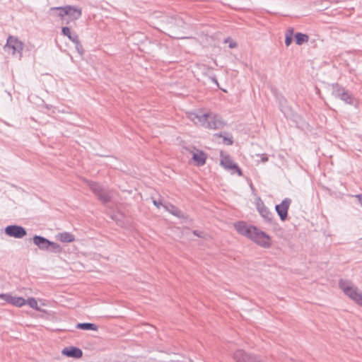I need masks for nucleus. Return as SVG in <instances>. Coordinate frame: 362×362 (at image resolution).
Returning <instances> with one entry per match:
<instances>
[{
  "label": "nucleus",
  "mask_w": 362,
  "mask_h": 362,
  "mask_svg": "<svg viewBox=\"0 0 362 362\" xmlns=\"http://www.w3.org/2000/svg\"><path fill=\"white\" fill-rule=\"evenodd\" d=\"M195 151H192V159L196 163L197 166H202L206 163L207 156L202 150L194 149Z\"/></svg>",
  "instance_id": "14"
},
{
  "label": "nucleus",
  "mask_w": 362,
  "mask_h": 362,
  "mask_svg": "<svg viewBox=\"0 0 362 362\" xmlns=\"http://www.w3.org/2000/svg\"><path fill=\"white\" fill-rule=\"evenodd\" d=\"M211 81H212L214 83H215L217 86H218V81H217V79H216V77H212V78H211Z\"/></svg>",
  "instance_id": "34"
},
{
  "label": "nucleus",
  "mask_w": 362,
  "mask_h": 362,
  "mask_svg": "<svg viewBox=\"0 0 362 362\" xmlns=\"http://www.w3.org/2000/svg\"><path fill=\"white\" fill-rule=\"evenodd\" d=\"M66 10V6H59V7H52L50 8V12L57 11V16L61 18H63L66 14H64V11Z\"/></svg>",
  "instance_id": "23"
},
{
  "label": "nucleus",
  "mask_w": 362,
  "mask_h": 362,
  "mask_svg": "<svg viewBox=\"0 0 362 362\" xmlns=\"http://www.w3.org/2000/svg\"><path fill=\"white\" fill-rule=\"evenodd\" d=\"M332 95L335 98H339L341 100L344 101L346 103L352 105L354 103V97L353 95L348 91L346 90L344 88L341 86L338 83H333L332 85Z\"/></svg>",
  "instance_id": "5"
},
{
  "label": "nucleus",
  "mask_w": 362,
  "mask_h": 362,
  "mask_svg": "<svg viewBox=\"0 0 362 362\" xmlns=\"http://www.w3.org/2000/svg\"><path fill=\"white\" fill-rule=\"evenodd\" d=\"M356 244L358 245H359L360 247H362V238H359L357 242H356Z\"/></svg>",
  "instance_id": "32"
},
{
  "label": "nucleus",
  "mask_w": 362,
  "mask_h": 362,
  "mask_svg": "<svg viewBox=\"0 0 362 362\" xmlns=\"http://www.w3.org/2000/svg\"><path fill=\"white\" fill-rule=\"evenodd\" d=\"M62 33L64 35L66 36L72 42L76 41V40L78 38V35L76 33H72L69 27H62Z\"/></svg>",
  "instance_id": "21"
},
{
  "label": "nucleus",
  "mask_w": 362,
  "mask_h": 362,
  "mask_svg": "<svg viewBox=\"0 0 362 362\" xmlns=\"http://www.w3.org/2000/svg\"><path fill=\"white\" fill-rule=\"evenodd\" d=\"M26 303L28 304V305L33 308V309H35L36 310H40V308H38V305H37V300H35V298L31 297V298H29L27 300H26Z\"/></svg>",
  "instance_id": "24"
},
{
  "label": "nucleus",
  "mask_w": 362,
  "mask_h": 362,
  "mask_svg": "<svg viewBox=\"0 0 362 362\" xmlns=\"http://www.w3.org/2000/svg\"><path fill=\"white\" fill-rule=\"evenodd\" d=\"M153 204L157 207V208H160L161 206H163L164 204H163L161 200L158 199V200H156V199H153Z\"/></svg>",
  "instance_id": "28"
},
{
  "label": "nucleus",
  "mask_w": 362,
  "mask_h": 362,
  "mask_svg": "<svg viewBox=\"0 0 362 362\" xmlns=\"http://www.w3.org/2000/svg\"><path fill=\"white\" fill-rule=\"evenodd\" d=\"M220 164L226 170H233L238 173L239 176L243 175L242 170L238 165L234 163L230 156L226 152L221 151L220 153Z\"/></svg>",
  "instance_id": "6"
},
{
  "label": "nucleus",
  "mask_w": 362,
  "mask_h": 362,
  "mask_svg": "<svg viewBox=\"0 0 362 362\" xmlns=\"http://www.w3.org/2000/svg\"><path fill=\"white\" fill-rule=\"evenodd\" d=\"M293 28H289L287 30H286V35L287 36H290V37H293Z\"/></svg>",
  "instance_id": "29"
},
{
  "label": "nucleus",
  "mask_w": 362,
  "mask_h": 362,
  "mask_svg": "<svg viewBox=\"0 0 362 362\" xmlns=\"http://www.w3.org/2000/svg\"><path fill=\"white\" fill-rule=\"evenodd\" d=\"M76 327L78 329H83V330H93V331L98 330V326L95 324L90 323V322L78 323L76 325Z\"/></svg>",
  "instance_id": "19"
},
{
  "label": "nucleus",
  "mask_w": 362,
  "mask_h": 362,
  "mask_svg": "<svg viewBox=\"0 0 362 362\" xmlns=\"http://www.w3.org/2000/svg\"><path fill=\"white\" fill-rule=\"evenodd\" d=\"M215 136L218 137H223V141L225 144L232 145L233 144V140L232 137L223 136L221 133L216 134Z\"/></svg>",
  "instance_id": "26"
},
{
  "label": "nucleus",
  "mask_w": 362,
  "mask_h": 362,
  "mask_svg": "<svg viewBox=\"0 0 362 362\" xmlns=\"http://www.w3.org/2000/svg\"><path fill=\"white\" fill-rule=\"evenodd\" d=\"M86 183L88 184L93 193L98 198V199L103 204H105L111 201L112 197L110 195V192L107 188L104 187L103 185L98 182L90 180H87Z\"/></svg>",
  "instance_id": "4"
},
{
  "label": "nucleus",
  "mask_w": 362,
  "mask_h": 362,
  "mask_svg": "<svg viewBox=\"0 0 362 362\" xmlns=\"http://www.w3.org/2000/svg\"><path fill=\"white\" fill-rule=\"evenodd\" d=\"M257 209L259 211L261 216L269 223H272L273 221V214L269 209L264 205V202L259 198L256 203Z\"/></svg>",
  "instance_id": "11"
},
{
  "label": "nucleus",
  "mask_w": 362,
  "mask_h": 362,
  "mask_svg": "<svg viewBox=\"0 0 362 362\" xmlns=\"http://www.w3.org/2000/svg\"><path fill=\"white\" fill-rule=\"evenodd\" d=\"M57 240L62 243H71L75 240L74 235L69 232L59 233L56 235Z\"/></svg>",
  "instance_id": "17"
},
{
  "label": "nucleus",
  "mask_w": 362,
  "mask_h": 362,
  "mask_svg": "<svg viewBox=\"0 0 362 362\" xmlns=\"http://www.w3.org/2000/svg\"><path fill=\"white\" fill-rule=\"evenodd\" d=\"M73 42L75 44V48H76V51L78 52V53L81 56H83L84 54V49H83V45H81V43L79 40V38H78L76 40V41H74Z\"/></svg>",
  "instance_id": "25"
},
{
  "label": "nucleus",
  "mask_w": 362,
  "mask_h": 362,
  "mask_svg": "<svg viewBox=\"0 0 362 362\" xmlns=\"http://www.w3.org/2000/svg\"><path fill=\"white\" fill-rule=\"evenodd\" d=\"M193 234H194V235L197 236V237H200V238H202V234H203V233H202V232H201V231H199V230H193Z\"/></svg>",
  "instance_id": "30"
},
{
  "label": "nucleus",
  "mask_w": 362,
  "mask_h": 362,
  "mask_svg": "<svg viewBox=\"0 0 362 362\" xmlns=\"http://www.w3.org/2000/svg\"><path fill=\"white\" fill-rule=\"evenodd\" d=\"M291 204L290 198H285L279 204L276 205L275 209L281 221H284L288 218V211Z\"/></svg>",
  "instance_id": "10"
},
{
  "label": "nucleus",
  "mask_w": 362,
  "mask_h": 362,
  "mask_svg": "<svg viewBox=\"0 0 362 362\" xmlns=\"http://www.w3.org/2000/svg\"><path fill=\"white\" fill-rule=\"evenodd\" d=\"M261 160H262L263 163H264V162L267 161V160H268V157H267V156L266 154H262V155L261 156Z\"/></svg>",
  "instance_id": "31"
},
{
  "label": "nucleus",
  "mask_w": 362,
  "mask_h": 362,
  "mask_svg": "<svg viewBox=\"0 0 362 362\" xmlns=\"http://www.w3.org/2000/svg\"><path fill=\"white\" fill-rule=\"evenodd\" d=\"M236 230L241 235L251 239L255 243L264 248H269L272 245L271 238L264 231L255 226H248L244 221H239L235 224Z\"/></svg>",
  "instance_id": "1"
},
{
  "label": "nucleus",
  "mask_w": 362,
  "mask_h": 362,
  "mask_svg": "<svg viewBox=\"0 0 362 362\" xmlns=\"http://www.w3.org/2000/svg\"><path fill=\"white\" fill-rule=\"evenodd\" d=\"M0 298L16 307H22L26 303V300H25L23 297L13 296L8 293L0 294Z\"/></svg>",
  "instance_id": "12"
},
{
  "label": "nucleus",
  "mask_w": 362,
  "mask_h": 362,
  "mask_svg": "<svg viewBox=\"0 0 362 362\" xmlns=\"http://www.w3.org/2000/svg\"><path fill=\"white\" fill-rule=\"evenodd\" d=\"M339 287L345 295L362 307V293L350 281L340 279Z\"/></svg>",
  "instance_id": "2"
},
{
  "label": "nucleus",
  "mask_w": 362,
  "mask_h": 362,
  "mask_svg": "<svg viewBox=\"0 0 362 362\" xmlns=\"http://www.w3.org/2000/svg\"><path fill=\"white\" fill-rule=\"evenodd\" d=\"M71 20L78 19L82 14L81 9L72 6H66V10L64 11Z\"/></svg>",
  "instance_id": "15"
},
{
  "label": "nucleus",
  "mask_w": 362,
  "mask_h": 362,
  "mask_svg": "<svg viewBox=\"0 0 362 362\" xmlns=\"http://www.w3.org/2000/svg\"><path fill=\"white\" fill-rule=\"evenodd\" d=\"M5 233L9 237L22 238L27 235V231L21 226L10 225L5 228Z\"/></svg>",
  "instance_id": "9"
},
{
  "label": "nucleus",
  "mask_w": 362,
  "mask_h": 362,
  "mask_svg": "<svg viewBox=\"0 0 362 362\" xmlns=\"http://www.w3.org/2000/svg\"><path fill=\"white\" fill-rule=\"evenodd\" d=\"M47 251L54 253H61L62 252V248L57 243L49 240V245H48Z\"/></svg>",
  "instance_id": "22"
},
{
  "label": "nucleus",
  "mask_w": 362,
  "mask_h": 362,
  "mask_svg": "<svg viewBox=\"0 0 362 362\" xmlns=\"http://www.w3.org/2000/svg\"><path fill=\"white\" fill-rule=\"evenodd\" d=\"M233 358L235 362H260L255 355L248 354L243 349L236 350L233 355Z\"/></svg>",
  "instance_id": "8"
},
{
  "label": "nucleus",
  "mask_w": 362,
  "mask_h": 362,
  "mask_svg": "<svg viewBox=\"0 0 362 362\" xmlns=\"http://www.w3.org/2000/svg\"><path fill=\"white\" fill-rule=\"evenodd\" d=\"M33 243L38 248L41 250H48V245H49V240L45 237L41 235H34Z\"/></svg>",
  "instance_id": "16"
},
{
  "label": "nucleus",
  "mask_w": 362,
  "mask_h": 362,
  "mask_svg": "<svg viewBox=\"0 0 362 362\" xmlns=\"http://www.w3.org/2000/svg\"><path fill=\"white\" fill-rule=\"evenodd\" d=\"M23 49V44L17 37L9 36L7 39L4 50L12 54H20Z\"/></svg>",
  "instance_id": "7"
},
{
  "label": "nucleus",
  "mask_w": 362,
  "mask_h": 362,
  "mask_svg": "<svg viewBox=\"0 0 362 362\" xmlns=\"http://www.w3.org/2000/svg\"><path fill=\"white\" fill-rule=\"evenodd\" d=\"M236 46H237V44H236L235 42H231V43H230V45H229V47H230V48H234V47H235Z\"/></svg>",
  "instance_id": "33"
},
{
  "label": "nucleus",
  "mask_w": 362,
  "mask_h": 362,
  "mask_svg": "<svg viewBox=\"0 0 362 362\" xmlns=\"http://www.w3.org/2000/svg\"><path fill=\"white\" fill-rule=\"evenodd\" d=\"M62 354L74 358H80L83 356V351L81 349L76 346H68L63 349Z\"/></svg>",
  "instance_id": "13"
},
{
  "label": "nucleus",
  "mask_w": 362,
  "mask_h": 362,
  "mask_svg": "<svg viewBox=\"0 0 362 362\" xmlns=\"http://www.w3.org/2000/svg\"><path fill=\"white\" fill-rule=\"evenodd\" d=\"M199 122L205 127L211 129H218L224 127L225 123L220 117L216 115L202 114L195 116Z\"/></svg>",
  "instance_id": "3"
},
{
  "label": "nucleus",
  "mask_w": 362,
  "mask_h": 362,
  "mask_svg": "<svg viewBox=\"0 0 362 362\" xmlns=\"http://www.w3.org/2000/svg\"><path fill=\"white\" fill-rule=\"evenodd\" d=\"M292 41H293L292 37L287 36V35L285 36V44L287 47H288L292 43Z\"/></svg>",
  "instance_id": "27"
},
{
  "label": "nucleus",
  "mask_w": 362,
  "mask_h": 362,
  "mask_svg": "<svg viewBox=\"0 0 362 362\" xmlns=\"http://www.w3.org/2000/svg\"><path fill=\"white\" fill-rule=\"evenodd\" d=\"M163 207L165 209L166 211H169L173 215L177 216V217H182V211L175 206L168 204L163 205Z\"/></svg>",
  "instance_id": "20"
},
{
  "label": "nucleus",
  "mask_w": 362,
  "mask_h": 362,
  "mask_svg": "<svg viewBox=\"0 0 362 362\" xmlns=\"http://www.w3.org/2000/svg\"><path fill=\"white\" fill-rule=\"evenodd\" d=\"M295 42L298 45H302L303 44L308 42L309 40V36L307 34L302 33H296L294 35Z\"/></svg>",
  "instance_id": "18"
}]
</instances>
